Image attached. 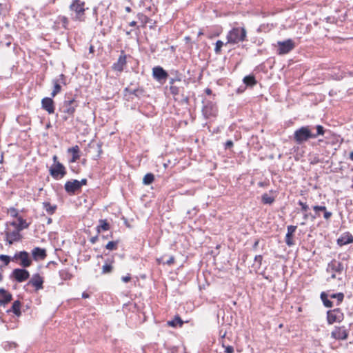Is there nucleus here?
Here are the masks:
<instances>
[{"label": "nucleus", "instance_id": "13d9d810", "mask_svg": "<svg viewBox=\"0 0 353 353\" xmlns=\"http://www.w3.org/2000/svg\"><path fill=\"white\" fill-rule=\"evenodd\" d=\"M87 182L88 181L86 179H82L81 181H79L80 188H81L83 185H86Z\"/></svg>", "mask_w": 353, "mask_h": 353}, {"label": "nucleus", "instance_id": "a878e982", "mask_svg": "<svg viewBox=\"0 0 353 353\" xmlns=\"http://www.w3.org/2000/svg\"><path fill=\"white\" fill-rule=\"evenodd\" d=\"M243 83L246 86L253 87L257 83L255 77L253 75L245 76L243 79Z\"/></svg>", "mask_w": 353, "mask_h": 353}, {"label": "nucleus", "instance_id": "f3484780", "mask_svg": "<svg viewBox=\"0 0 353 353\" xmlns=\"http://www.w3.org/2000/svg\"><path fill=\"white\" fill-rule=\"evenodd\" d=\"M126 65V54L124 51H121V54L116 63L112 65V69L115 71L122 72Z\"/></svg>", "mask_w": 353, "mask_h": 353}, {"label": "nucleus", "instance_id": "4468645a", "mask_svg": "<svg viewBox=\"0 0 353 353\" xmlns=\"http://www.w3.org/2000/svg\"><path fill=\"white\" fill-rule=\"evenodd\" d=\"M64 188L66 192L70 194H74L76 192L81 190L79 181L77 179L67 181L65 183Z\"/></svg>", "mask_w": 353, "mask_h": 353}, {"label": "nucleus", "instance_id": "f704fd0d", "mask_svg": "<svg viewBox=\"0 0 353 353\" xmlns=\"http://www.w3.org/2000/svg\"><path fill=\"white\" fill-rule=\"evenodd\" d=\"M274 199L273 197L270 196L268 194H264L262 196V201L265 204H271L274 202Z\"/></svg>", "mask_w": 353, "mask_h": 353}, {"label": "nucleus", "instance_id": "2f4dec72", "mask_svg": "<svg viewBox=\"0 0 353 353\" xmlns=\"http://www.w3.org/2000/svg\"><path fill=\"white\" fill-rule=\"evenodd\" d=\"M168 325L172 327H176L177 325L181 326L183 325V321L179 316H175L174 319L170 321H168Z\"/></svg>", "mask_w": 353, "mask_h": 353}, {"label": "nucleus", "instance_id": "cd10ccee", "mask_svg": "<svg viewBox=\"0 0 353 353\" xmlns=\"http://www.w3.org/2000/svg\"><path fill=\"white\" fill-rule=\"evenodd\" d=\"M321 299L326 307H332L333 306V303L327 299V295L325 292H321Z\"/></svg>", "mask_w": 353, "mask_h": 353}, {"label": "nucleus", "instance_id": "58836bf2", "mask_svg": "<svg viewBox=\"0 0 353 353\" xmlns=\"http://www.w3.org/2000/svg\"><path fill=\"white\" fill-rule=\"evenodd\" d=\"M292 237L293 236L289 234H286L285 235V241L288 246H292L294 244Z\"/></svg>", "mask_w": 353, "mask_h": 353}, {"label": "nucleus", "instance_id": "a19ab883", "mask_svg": "<svg viewBox=\"0 0 353 353\" xmlns=\"http://www.w3.org/2000/svg\"><path fill=\"white\" fill-rule=\"evenodd\" d=\"M0 260L3 262L5 265H8L11 261V258L8 255L1 254L0 255Z\"/></svg>", "mask_w": 353, "mask_h": 353}, {"label": "nucleus", "instance_id": "37998d69", "mask_svg": "<svg viewBox=\"0 0 353 353\" xmlns=\"http://www.w3.org/2000/svg\"><path fill=\"white\" fill-rule=\"evenodd\" d=\"M8 213L10 214L11 216L15 217L18 219V210L14 208H10L8 209Z\"/></svg>", "mask_w": 353, "mask_h": 353}, {"label": "nucleus", "instance_id": "864d4df0", "mask_svg": "<svg viewBox=\"0 0 353 353\" xmlns=\"http://www.w3.org/2000/svg\"><path fill=\"white\" fill-rule=\"evenodd\" d=\"M139 18H140V19H141L143 23H148V22H149V20H150V19H149L147 16H145V15H144V14H141V15L139 16Z\"/></svg>", "mask_w": 353, "mask_h": 353}, {"label": "nucleus", "instance_id": "1a4fd4ad", "mask_svg": "<svg viewBox=\"0 0 353 353\" xmlns=\"http://www.w3.org/2000/svg\"><path fill=\"white\" fill-rule=\"evenodd\" d=\"M50 175L54 179H60L66 174V170L64 165L60 162L53 165L49 170Z\"/></svg>", "mask_w": 353, "mask_h": 353}, {"label": "nucleus", "instance_id": "7ed1b4c3", "mask_svg": "<svg viewBox=\"0 0 353 353\" xmlns=\"http://www.w3.org/2000/svg\"><path fill=\"white\" fill-rule=\"evenodd\" d=\"M313 132L309 125L302 126L294 132V140L298 144H302L310 139H314Z\"/></svg>", "mask_w": 353, "mask_h": 353}, {"label": "nucleus", "instance_id": "bb28decb", "mask_svg": "<svg viewBox=\"0 0 353 353\" xmlns=\"http://www.w3.org/2000/svg\"><path fill=\"white\" fill-rule=\"evenodd\" d=\"M110 229V225L105 219L99 220V225L97 227V231L98 233L101 232V230L107 231Z\"/></svg>", "mask_w": 353, "mask_h": 353}, {"label": "nucleus", "instance_id": "c85d7f7f", "mask_svg": "<svg viewBox=\"0 0 353 353\" xmlns=\"http://www.w3.org/2000/svg\"><path fill=\"white\" fill-rule=\"evenodd\" d=\"M19 223L17 226V228L21 231L23 229L28 228L29 227V223L26 222L21 216L18 217Z\"/></svg>", "mask_w": 353, "mask_h": 353}, {"label": "nucleus", "instance_id": "a18cd8bd", "mask_svg": "<svg viewBox=\"0 0 353 353\" xmlns=\"http://www.w3.org/2000/svg\"><path fill=\"white\" fill-rule=\"evenodd\" d=\"M296 226L295 225H288V232L287 234H291L293 236L294 233L295 232L296 230Z\"/></svg>", "mask_w": 353, "mask_h": 353}, {"label": "nucleus", "instance_id": "72a5a7b5", "mask_svg": "<svg viewBox=\"0 0 353 353\" xmlns=\"http://www.w3.org/2000/svg\"><path fill=\"white\" fill-rule=\"evenodd\" d=\"M316 132L313 133V135L314 136V139H316L319 135H323L325 132L324 128L321 125H316Z\"/></svg>", "mask_w": 353, "mask_h": 353}, {"label": "nucleus", "instance_id": "79ce46f5", "mask_svg": "<svg viewBox=\"0 0 353 353\" xmlns=\"http://www.w3.org/2000/svg\"><path fill=\"white\" fill-rule=\"evenodd\" d=\"M143 92L144 90L143 89L138 88L130 91V94H134L137 97H140L143 94Z\"/></svg>", "mask_w": 353, "mask_h": 353}, {"label": "nucleus", "instance_id": "f257e3e1", "mask_svg": "<svg viewBox=\"0 0 353 353\" xmlns=\"http://www.w3.org/2000/svg\"><path fill=\"white\" fill-rule=\"evenodd\" d=\"M326 272L330 274V277L327 279V281L331 279H337L341 280V276L345 272V268L343 264L336 259H332L327 265Z\"/></svg>", "mask_w": 353, "mask_h": 353}, {"label": "nucleus", "instance_id": "e433bc0d", "mask_svg": "<svg viewBox=\"0 0 353 353\" xmlns=\"http://www.w3.org/2000/svg\"><path fill=\"white\" fill-rule=\"evenodd\" d=\"M223 45H224L223 42L222 41H221V40H218L216 42V46H215V48H214V52H215V53L216 54H221V48L223 46Z\"/></svg>", "mask_w": 353, "mask_h": 353}, {"label": "nucleus", "instance_id": "5fc2aeb1", "mask_svg": "<svg viewBox=\"0 0 353 353\" xmlns=\"http://www.w3.org/2000/svg\"><path fill=\"white\" fill-rule=\"evenodd\" d=\"M262 260H263V256L262 255H256L254 257V261L257 263H259V265H261V263H262Z\"/></svg>", "mask_w": 353, "mask_h": 353}, {"label": "nucleus", "instance_id": "2eb2a0df", "mask_svg": "<svg viewBox=\"0 0 353 353\" xmlns=\"http://www.w3.org/2000/svg\"><path fill=\"white\" fill-rule=\"evenodd\" d=\"M53 97H45L41 100V108L51 114L54 112V103Z\"/></svg>", "mask_w": 353, "mask_h": 353}, {"label": "nucleus", "instance_id": "20e7f679", "mask_svg": "<svg viewBox=\"0 0 353 353\" xmlns=\"http://www.w3.org/2000/svg\"><path fill=\"white\" fill-rule=\"evenodd\" d=\"M85 3L81 0H72L70 5V10L75 13L74 19L79 21H85Z\"/></svg>", "mask_w": 353, "mask_h": 353}, {"label": "nucleus", "instance_id": "ddd939ff", "mask_svg": "<svg viewBox=\"0 0 353 353\" xmlns=\"http://www.w3.org/2000/svg\"><path fill=\"white\" fill-rule=\"evenodd\" d=\"M331 336L336 340H345L348 336V332L344 327H335L331 333Z\"/></svg>", "mask_w": 353, "mask_h": 353}, {"label": "nucleus", "instance_id": "49530a36", "mask_svg": "<svg viewBox=\"0 0 353 353\" xmlns=\"http://www.w3.org/2000/svg\"><path fill=\"white\" fill-rule=\"evenodd\" d=\"M313 210L317 213L319 211L324 212L327 208L324 205H314L313 206Z\"/></svg>", "mask_w": 353, "mask_h": 353}, {"label": "nucleus", "instance_id": "393cba45", "mask_svg": "<svg viewBox=\"0 0 353 353\" xmlns=\"http://www.w3.org/2000/svg\"><path fill=\"white\" fill-rule=\"evenodd\" d=\"M42 204L43 209L49 214H53L55 212L57 208L56 205H51L50 203L48 201H45Z\"/></svg>", "mask_w": 353, "mask_h": 353}, {"label": "nucleus", "instance_id": "ea45409f", "mask_svg": "<svg viewBox=\"0 0 353 353\" xmlns=\"http://www.w3.org/2000/svg\"><path fill=\"white\" fill-rule=\"evenodd\" d=\"M117 242L116 241H109L106 245L105 248L109 250H114L117 249Z\"/></svg>", "mask_w": 353, "mask_h": 353}, {"label": "nucleus", "instance_id": "09e8293b", "mask_svg": "<svg viewBox=\"0 0 353 353\" xmlns=\"http://www.w3.org/2000/svg\"><path fill=\"white\" fill-rule=\"evenodd\" d=\"M175 259L174 256H170L168 260H167L163 264L171 265L174 263Z\"/></svg>", "mask_w": 353, "mask_h": 353}, {"label": "nucleus", "instance_id": "9b49d317", "mask_svg": "<svg viewBox=\"0 0 353 353\" xmlns=\"http://www.w3.org/2000/svg\"><path fill=\"white\" fill-rule=\"evenodd\" d=\"M11 276L17 282L21 283L30 277V273L26 269L16 268L12 271Z\"/></svg>", "mask_w": 353, "mask_h": 353}, {"label": "nucleus", "instance_id": "5701e85b", "mask_svg": "<svg viewBox=\"0 0 353 353\" xmlns=\"http://www.w3.org/2000/svg\"><path fill=\"white\" fill-rule=\"evenodd\" d=\"M68 152L72 154V157L70 160L71 163L76 162L80 158L79 148L78 145L68 148Z\"/></svg>", "mask_w": 353, "mask_h": 353}, {"label": "nucleus", "instance_id": "de8ad7c7", "mask_svg": "<svg viewBox=\"0 0 353 353\" xmlns=\"http://www.w3.org/2000/svg\"><path fill=\"white\" fill-rule=\"evenodd\" d=\"M298 204L301 207V210L303 211V212H307V210H308V205H307L306 203H304L301 201H299L298 202Z\"/></svg>", "mask_w": 353, "mask_h": 353}, {"label": "nucleus", "instance_id": "4be33fe9", "mask_svg": "<svg viewBox=\"0 0 353 353\" xmlns=\"http://www.w3.org/2000/svg\"><path fill=\"white\" fill-rule=\"evenodd\" d=\"M12 299V295L3 288H0V305H5Z\"/></svg>", "mask_w": 353, "mask_h": 353}, {"label": "nucleus", "instance_id": "6ab92c4d", "mask_svg": "<svg viewBox=\"0 0 353 353\" xmlns=\"http://www.w3.org/2000/svg\"><path fill=\"white\" fill-rule=\"evenodd\" d=\"M65 76L64 74H61L59 75V79H54L52 81L54 84V88L52 92H51V97H54L58 93L61 92V86L60 85V82L63 83V84H65Z\"/></svg>", "mask_w": 353, "mask_h": 353}, {"label": "nucleus", "instance_id": "412c9836", "mask_svg": "<svg viewBox=\"0 0 353 353\" xmlns=\"http://www.w3.org/2000/svg\"><path fill=\"white\" fill-rule=\"evenodd\" d=\"M32 255L35 261L43 260L47 256L46 250L43 248L36 247L32 250Z\"/></svg>", "mask_w": 353, "mask_h": 353}, {"label": "nucleus", "instance_id": "69168bd1", "mask_svg": "<svg viewBox=\"0 0 353 353\" xmlns=\"http://www.w3.org/2000/svg\"><path fill=\"white\" fill-rule=\"evenodd\" d=\"M94 46L91 45V46H90V48H89V52H90V53H93V52H94Z\"/></svg>", "mask_w": 353, "mask_h": 353}, {"label": "nucleus", "instance_id": "f8f14e48", "mask_svg": "<svg viewBox=\"0 0 353 353\" xmlns=\"http://www.w3.org/2000/svg\"><path fill=\"white\" fill-rule=\"evenodd\" d=\"M153 77L159 82H165L168 77V72L161 66H156L152 69Z\"/></svg>", "mask_w": 353, "mask_h": 353}, {"label": "nucleus", "instance_id": "f03ea898", "mask_svg": "<svg viewBox=\"0 0 353 353\" xmlns=\"http://www.w3.org/2000/svg\"><path fill=\"white\" fill-rule=\"evenodd\" d=\"M247 32L244 28L236 27L232 28L227 35V43L236 44L244 41L246 39Z\"/></svg>", "mask_w": 353, "mask_h": 353}, {"label": "nucleus", "instance_id": "4d7b16f0", "mask_svg": "<svg viewBox=\"0 0 353 353\" xmlns=\"http://www.w3.org/2000/svg\"><path fill=\"white\" fill-rule=\"evenodd\" d=\"M130 279H131V277H130V275L125 276H123V277L121 278L122 281H123L124 283H128V282H129V281H130Z\"/></svg>", "mask_w": 353, "mask_h": 353}, {"label": "nucleus", "instance_id": "3c124183", "mask_svg": "<svg viewBox=\"0 0 353 353\" xmlns=\"http://www.w3.org/2000/svg\"><path fill=\"white\" fill-rule=\"evenodd\" d=\"M324 214H323V217L326 220H328L330 219V218L332 216V213L331 212H329L327 211V210H325V211L323 212Z\"/></svg>", "mask_w": 353, "mask_h": 353}, {"label": "nucleus", "instance_id": "7c9ffc66", "mask_svg": "<svg viewBox=\"0 0 353 353\" xmlns=\"http://www.w3.org/2000/svg\"><path fill=\"white\" fill-rule=\"evenodd\" d=\"M57 22L59 23H61L62 25V27L67 30L68 29V23H69V21H68V19L65 17V16H59L58 18H57Z\"/></svg>", "mask_w": 353, "mask_h": 353}, {"label": "nucleus", "instance_id": "423d86ee", "mask_svg": "<svg viewBox=\"0 0 353 353\" xmlns=\"http://www.w3.org/2000/svg\"><path fill=\"white\" fill-rule=\"evenodd\" d=\"M203 106L202 108V114L205 119H208L215 117L218 112L216 104L207 100H203Z\"/></svg>", "mask_w": 353, "mask_h": 353}, {"label": "nucleus", "instance_id": "8fccbe9b", "mask_svg": "<svg viewBox=\"0 0 353 353\" xmlns=\"http://www.w3.org/2000/svg\"><path fill=\"white\" fill-rule=\"evenodd\" d=\"M233 141L232 140H228L225 143V149H230L233 147Z\"/></svg>", "mask_w": 353, "mask_h": 353}, {"label": "nucleus", "instance_id": "0e129e2a", "mask_svg": "<svg viewBox=\"0 0 353 353\" xmlns=\"http://www.w3.org/2000/svg\"><path fill=\"white\" fill-rule=\"evenodd\" d=\"M52 159H53V161H54V164H53V165H55L57 162H59V161H57L58 157H57L56 155H54V156H53Z\"/></svg>", "mask_w": 353, "mask_h": 353}, {"label": "nucleus", "instance_id": "c03bdc74", "mask_svg": "<svg viewBox=\"0 0 353 353\" xmlns=\"http://www.w3.org/2000/svg\"><path fill=\"white\" fill-rule=\"evenodd\" d=\"M59 275L62 279H68L70 278V274L65 270H62L59 272Z\"/></svg>", "mask_w": 353, "mask_h": 353}, {"label": "nucleus", "instance_id": "aec40b11", "mask_svg": "<svg viewBox=\"0 0 353 353\" xmlns=\"http://www.w3.org/2000/svg\"><path fill=\"white\" fill-rule=\"evenodd\" d=\"M351 243H353V236L349 232L343 233L337 239V244L339 246H343Z\"/></svg>", "mask_w": 353, "mask_h": 353}, {"label": "nucleus", "instance_id": "052dcab7", "mask_svg": "<svg viewBox=\"0 0 353 353\" xmlns=\"http://www.w3.org/2000/svg\"><path fill=\"white\" fill-rule=\"evenodd\" d=\"M176 81H180L181 80H180V79L171 78V79H170L169 83L170 84V85H174L173 84L174 83V82H175Z\"/></svg>", "mask_w": 353, "mask_h": 353}, {"label": "nucleus", "instance_id": "e2e57ef3", "mask_svg": "<svg viewBox=\"0 0 353 353\" xmlns=\"http://www.w3.org/2000/svg\"><path fill=\"white\" fill-rule=\"evenodd\" d=\"M205 92L208 94V95H210L212 94V90L210 89V88H206L205 90Z\"/></svg>", "mask_w": 353, "mask_h": 353}, {"label": "nucleus", "instance_id": "a211bd4d", "mask_svg": "<svg viewBox=\"0 0 353 353\" xmlns=\"http://www.w3.org/2000/svg\"><path fill=\"white\" fill-rule=\"evenodd\" d=\"M20 230L16 228L14 231L6 232V241L8 242L10 245L12 244L15 241H19L21 239V235L20 234Z\"/></svg>", "mask_w": 353, "mask_h": 353}, {"label": "nucleus", "instance_id": "39448f33", "mask_svg": "<svg viewBox=\"0 0 353 353\" xmlns=\"http://www.w3.org/2000/svg\"><path fill=\"white\" fill-rule=\"evenodd\" d=\"M77 106L78 102L76 101L75 97L67 96L65 97V99L59 110L64 114H67L69 116H73Z\"/></svg>", "mask_w": 353, "mask_h": 353}, {"label": "nucleus", "instance_id": "338daca9", "mask_svg": "<svg viewBox=\"0 0 353 353\" xmlns=\"http://www.w3.org/2000/svg\"><path fill=\"white\" fill-rule=\"evenodd\" d=\"M82 297H83V298H84V299H87V298H88V297H89V294H87L86 292H83V293L82 294Z\"/></svg>", "mask_w": 353, "mask_h": 353}, {"label": "nucleus", "instance_id": "6e6d98bb", "mask_svg": "<svg viewBox=\"0 0 353 353\" xmlns=\"http://www.w3.org/2000/svg\"><path fill=\"white\" fill-rule=\"evenodd\" d=\"M310 216L311 217V219H312V220H314V219H316V215H313V214H307V213H305V214H304V215H303V219H304V220H307V219H308V217H310Z\"/></svg>", "mask_w": 353, "mask_h": 353}, {"label": "nucleus", "instance_id": "b1692460", "mask_svg": "<svg viewBox=\"0 0 353 353\" xmlns=\"http://www.w3.org/2000/svg\"><path fill=\"white\" fill-rule=\"evenodd\" d=\"M21 303L20 302V301L17 300L12 303L11 309L9 310L8 312H12L16 316H19L21 314Z\"/></svg>", "mask_w": 353, "mask_h": 353}, {"label": "nucleus", "instance_id": "473e14b6", "mask_svg": "<svg viewBox=\"0 0 353 353\" xmlns=\"http://www.w3.org/2000/svg\"><path fill=\"white\" fill-rule=\"evenodd\" d=\"M330 298H332V299H337V305H339L343 301L344 294L342 292L332 294L330 295Z\"/></svg>", "mask_w": 353, "mask_h": 353}, {"label": "nucleus", "instance_id": "774afa93", "mask_svg": "<svg viewBox=\"0 0 353 353\" xmlns=\"http://www.w3.org/2000/svg\"><path fill=\"white\" fill-rule=\"evenodd\" d=\"M350 160L353 161V151L351 152L350 154Z\"/></svg>", "mask_w": 353, "mask_h": 353}, {"label": "nucleus", "instance_id": "603ef678", "mask_svg": "<svg viewBox=\"0 0 353 353\" xmlns=\"http://www.w3.org/2000/svg\"><path fill=\"white\" fill-rule=\"evenodd\" d=\"M223 347H225V353H233L234 352V347L232 346L228 345V346L225 347L223 345Z\"/></svg>", "mask_w": 353, "mask_h": 353}, {"label": "nucleus", "instance_id": "6e6552de", "mask_svg": "<svg viewBox=\"0 0 353 353\" xmlns=\"http://www.w3.org/2000/svg\"><path fill=\"white\" fill-rule=\"evenodd\" d=\"M277 45V53L279 55L288 54L295 48L294 42L290 39L283 41H278Z\"/></svg>", "mask_w": 353, "mask_h": 353}, {"label": "nucleus", "instance_id": "bf43d9fd", "mask_svg": "<svg viewBox=\"0 0 353 353\" xmlns=\"http://www.w3.org/2000/svg\"><path fill=\"white\" fill-rule=\"evenodd\" d=\"M97 240H98V236L97 235L95 236H92L90 239V241L91 243L94 244V243H95L97 241Z\"/></svg>", "mask_w": 353, "mask_h": 353}, {"label": "nucleus", "instance_id": "0eeeda50", "mask_svg": "<svg viewBox=\"0 0 353 353\" xmlns=\"http://www.w3.org/2000/svg\"><path fill=\"white\" fill-rule=\"evenodd\" d=\"M344 319V314L339 308H336L327 312V321L329 325L336 322H341Z\"/></svg>", "mask_w": 353, "mask_h": 353}, {"label": "nucleus", "instance_id": "680f3d73", "mask_svg": "<svg viewBox=\"0 0 353 353\" xmlns=\"http://www.w3.org/2000/svg\"><path fill=\"white\" fill-rule=\"evenodd\" d=\"M259 239H256L254 241V243L253 244V246H252L253 250H256L257 248V247L259 245Z\"/></svg>", "mask_w": 353, "mask_h": 353}, {"label": "nucleus", "instance_id": "9d476101", "mask_svg": "<svg viewBox=\"0 0 353 353\" xmlns=\"http://www.w3.org/2000/svg\"><path fill=\"white\" fill-rule=\"evenodd\" d=\"M12 260H20V265L23 268H28L32 264V260L26 251H21L15 253Z\"/></svg>", "mask_w": 353, "mask_h": 353}, {"label": "nucleus", "instance_id": "dca6fc26", "mask_svg": "<svg viewBox=\"0 0 353 353\" xmlns=\"http://www.w3.org/2000/svg\"><path fill=\"white\" fill-rule=\"evenodd\" d=\"M43 279L39 274H33L28 283V285H31L35 288L37 291L43 288Z\"/></svg>", "mask_w": 353, "mask_h": 353}, {"label": "nucleus", "instance_id": "c756f323", "mask_svg": "<svg viewBox=\"0 0 353 353\" xmlns=\"http://www.w3.org/2000/svg\"><path fill=\"white\" fill-rule=\"evenodd\" d=\"M154 181V176L152 173L146 174L143 179L144 185H150Z\"/></svg>", "mask_w": 353, "mask_h": 353}, {"label": "nucleus", "instance_id": "4c0bfd02", "mask_svg": "<svg viewBox=\"0 0 353 353\" xmlns=\"http://www.w3.org/2000/svg\"><path fill=\"white\" fill-rule=\"evenodd\" d=\"M112 270V266L111 264L105 263L102 267V273L108 274L110 273Z\"/></svg>", "mask_w": 353, "mask_h": 353}, {"label": "nucleus", "instance_id": "c9c22d12", "mask_svg": "<svg viewBox=\"0 0 353 353\" xmlns=\"http://www.w3.org/2000/svg\"><path fill=\"white\" fill-rule=\"evenodd\" d=\"M170 93L174 96L176 97L179 95L181 92V88L179 87L175 86V85H170Z\"/></svg>", "mask_w": 353, "mask_h": 353}]
</instances>
